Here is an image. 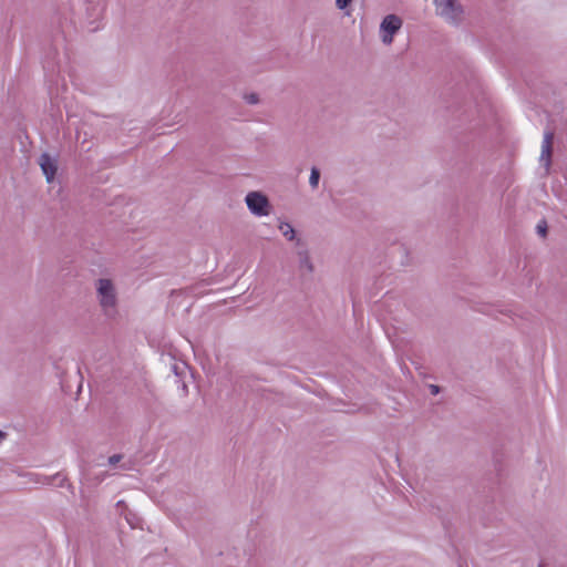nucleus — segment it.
Here are the masks:
<instances>
[{
    "instance_id": "nucleus-4",
    "label": "nucleus",
    "mask_w": 567,
    "mask_h": 567,
    "mask_svg": "<svg viewBox=\"0 0 567 567\" xmlns=\"http://www.w3.org/2000/svg\"><path fill=\"white\" fill-rule=\"evenodd\" d=\"M402 19L395 14L386 16L381 24L380 30L382 34V42L385 44H391L393 41V35L401 29Z\"/></svg>"
},
{
    "instance_id": "nucleus-3",
    "label": "nucleus",
    "mask_w": 567,
    "mask_h": 567,
    "mask_svg": "<svg viewBox=\"0 0 567 567\" xmlns=\"http://www.w3.org/2000/svg\"><path fill=\"white\" fill-rule=\"evenodd\" d=\"M245 203L249 212L257 217L268 216L272 209L268 197L259 190L249 192L245 197Z\"/></svg>"
},
{
    "instance_id": "nucleus-17",
    "label": "nucleus",
    "mask_w": 567,
    "mask_h": 567,
    "mask_svg": "<svg viewBox=\"0 0 567 567\" xmlns=\"http://www.w3.org/2000/svg\"><path fill=\"white\" fill-rule=\"evenodd\" d=\"M7 433L0 430V444L6 440Z\"/></svg>"
},
{
    "instance_id": "nucleus-5",
    "label": "nucleus",
    "mask_w": 567,
    "mask_h": 567,
    "mask_svg": "<svg viewBox=\"0 0 567 567\" xmlns=\"http://www.w3.org/2000/svg\"><path fill=\"white\" fill-rule=\"evenodd\" d=\"M555 134L551 130H547L544 133V138L542 143V152L539 156V162L544 165L546 171L549 169L551 164V153H553V142Z\"/></svg>"
},
{
    "instance_id": "nucleus-9",
    "label": "nucleus",
    "mask_w": 567,
    "mask_h": 567,
    "mask_svg": "<svg viewBox=\"0 0 567 567\" xmlns=\"http://www.w3.org/2000/svg\"><path fill=\"white\" fill-rule=\"evenodd\" d=\"M66 477L62 475L61 473H56L53 476H45L43 483L44 484H53L56 482L58 486H63Z\"/></svg>"
},
{
    "instance_id": "nucleus-6",
    "label": "nucleus",
    "mask_w": 567,
    "mask_h": 567,
    "mask_svg": "<svg viewBox=\"0 0 567 567\" xmlns=\"http://www.w3.org/2000/svg\"><path fill=\"white\" fill-rule=\"evenodd\" d=\"M39 165L45 175L47 182L51 183L58 169L55 161L49 154L43 153L39 158Z\"/></svg>"
},
{
    "instance_id": "nucleus-14",
    "label": "nucleus",
    "mask_w": 567,
    "mask_h": 567,
    "mask_svg": "<svg viewBox=\"0 0 567 567\" xmlns=\"http://www.w3.org/2000/svg\"><path fill=\"white\" fill-rule=\"evenodd\" d=\"M351 2L352 0H336V6L338 9L344 10Z\"/></svg>"
},
{
    "instance_id": "nucleus-1",
    "label": "nucleus",
    "mask_w": 567,
    "mask_h": 567,
    "mask_svg": "<svg viewBox=\"0 0 567 567\" xmlns=\"http://www.w3.org/2000/svg\"><path fill=\"white\" fill-rule=\"evenodd\" d=\"M96 293L104 316H106L109 319L116 318L117 293L112 280L100 278L96 281Z\"/></svg>"
},
{
    "instance_id": "nucleus-8",
    "label": "nucleus",
    "mask_w": 567,
    "mask_h": 567,
    "mask_svg": "<svg viewBox=\"0 0 567 567\" xmlns=\"http://www.w3.org/2000/svg\"><path fill=\"white\" fill-rule=\"evenodd\" d=\"M281 234L288 239V240H296L297 246H301L302 241L300 238H296V231L293 227L286 221H281L278 226Z\"/></svg>"
},
{
    "instance_id": "nucleus-7",
    "label": "nucleus",
    "mask_w": 567,
    "mask_h": 567,
    "mask_svg": "<svg viewBox=\"0 0 567 567\" xmlns=\"http://www.w3.org/2000/svg\"><path fill=\"white\" fill-rule=\"evenodd\" d=\"M300 248L297 250V257L299 261V269L302 272L311 275L315 271V266L311 261L308 249L303 246H299Z\"/></svg>"
},
{
    "instance_id": "nucleus-12",
    "label": "nucleus",
    "mask_w": 567,
    "mask_h": 567,
    "mask_svg": "<svg viewBox=\"0 0 567 567\" xmlns=\"http://www.w3.org/2000/svg\"><path fill=\"white\" fill-rule=\"evenodd\" d=\"M245 100L248 104H257L259 102V96L256 93H250L245 96Z\"/></svg>"
},
{
    "instance_id": "nucleus-16",
    "label": "nucleus",
    "mask_w": 567,
    "mask_h": 567,
    "mask_svg": "<svg viewBox=\"0 0 567 567\" xmlns=\"http://www.w3.org/2000/svg\"><path fill=\"white\" fill-rule=\"evenodd\" d=\"M181 367L178 364H173L172 370L176 375H181L179 371Z\"/></svg>"
},
{
    "instance_id": "nucleus-13",
    "label": "nucleus",
    "mask_w": 567,
    "mask_h": 567,
    "mask_svg": "<svg viewBox=\"0 0 567 567\" xmlns=\"http://www.w3.org/2000/svg\"><path fill=\"white\" fill-rule=\"evenodd\" d=\"M122 458H123L122 454H114L109 457L107 462L111 466H115L117 463L121 462Z\"/></svg>"
},
{
    "instance_id": "nucleus-2",
    "label": "nucleus",
    "mask_w": 567,
    "mask_h": 567,
    "mask_svg": "<svg viewBox=\"0 0 567 567\" xmlns=\"http://www.w3.org/2000/svg\"><path fill=\"white\" fill-rule=\"evenodd\" d=\"M435 13L445 22L458 25L464 18V8L458 0H433Z\"/></svg>"
},
{
    "instance_id": "nucleus-10",
    "label": "nucleus",
    "mask_w": 567,
    "mask_h": 567,
    "mask_svg": "<svg viewBox=\"0 0 567 567\" xmlns=\"http://www.w3.org/2000/svg\"><path fill=\"white\" fill-rule=\"evenodd\" d=\"M320 181V171L317 167H312L309 177V184L312 189H316Z\"/></svg>"
},
{
    "instance_id": "nucleus-15",
    "label": "nucleus",
    "mask_w": 567,
    "mask_h": 567,
    "mask_svg": "<svg viewBox=\"0 0 567 567\" xmlns=\"http://www.w3.org/2000/svg\"><path fill=\"white\" fill-rule=\"evenodd\" d=\"M431 394L436 395L441 392V388L436 384H430L429 386Z\"/></svg>"
},
{
    "instance_id": "nucleus-11",
    "label": "nucleus",
    "mask_w": 567,
    "mask_h": 567,
    "mask_svg": "<svg viewBox=\"0 0 567 567\" xmlns=\"http://www.w3.org/2000/svg\"><path fill=\"white\" fill-rule=\"evenodd\" d=\"M547 223L545 220L539 221L536 227L537 234L545 237L547 235Z\"/></svg>"
}]
</instances>
